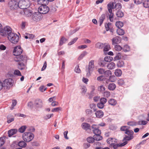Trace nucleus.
<instances>
[{"mask_svg": "<svg viewBox=\"0 0 149 149\" xmlns=\"http://www.w3.org/2000/svg\"><path fill=\"white\" fill-rule=\"evenodd\" d=\"M108 10L109 13H112V9L114 8L113 3L112 2H109L107 5Z\"/></svg>", "mask_w": 149, "mask_h": 149, "instance_id": "2eb2a0df", "label": "nucleus"}, {"mask_svg": "<svg viewBox=\"0 0 149 149\" xmlns=\"http://www.w3.org/2000/svg\"><path fill=\"white\" fill-rule=\"evenodd\" d=\"M86 114L89 116H92L93 114V112L92 110L90 109H87L86 110Z\"/></svg>", "mask_w": 149, "mask_h": 149, "instance_id": "a19ab883", "label": "nucleus"}, {"mask_svg": "<svg viewBox=\"0 0 149 149\" xmlns=\"http://www.w3.org/2000/svg\"><path fill=\"white\" fill-rule=\"evenodd\" d=\"M105 45L100 42H97L95 45V47L99 49H102L104 46Z\"/></svg>", "mask_w": 149, "mask_h": 149, "instance_id": "412c9836", "label": "nucleus"}, {"mask_svg": "<svg viewBox=\"0 0 149 149\" xmlns=\"http://www.w3.org/2000/svg\"><path fill=\"white\" fill-rule=\"evenodd\" d=\"M133 138V136H125L124 138V139L123 140V142L122 143L120 144V146H123L126 144L127 143V141L130 140Z\"/></svg>", "mask_w": 149, "mask_h": 149, "instance_id": "f8f14e48", "label": "nucleus"}, {"mask_svg": "<svg viewBox=\"0 0 149 149\" xmlns=\"http://www.w3.org/2000/svg\"><path fill=\"white\" fill-rule=\"evenodd\" d=\"M47 89V88L44 86H41L39 88V90L41 92H43Z\"/></svg>", "mask_w": 149, "mask_h": 149, "instance_id": "5fc2aeb1", "label": "nucleus"}, {"mask_svg": "<svg viewBox=\"0 0 149 149\" xmlns=\"http://www.w3.org/2000/svg\"><path fill=\"white\" fill-rule=\"evenodd\" d=\"M105 19V14H102L100 17L99 20V25L101 26L102 24L103 21Z\"/></svg>", "mask_w": 149, "mask_h": 149, "instance_id": "5701e85b", "label": "nucleus"}, {"mask_svg": "<svg viewBox=\"0 0 149 149\" xmlns=\"http://www.w3.org/2000/svg\"><path fill=\"white\" fill-rule=\"evenodd\" d=\"M121 39L120 37L119 36L116 37L112 39V44L114 45L115 44H118L121 42Z\"/></svg>", "mask_w": 149, "mask_h": 149, "instance_id": "4468645a", "label": "nucleus"}, {"mask_svg": "<svg viewBox=\"0 0 149 149\" xmlns=\"http://www.w3.org/2000/svg\"><path fill=\"white\" fill-rule=\"evenodd\" d=\"M92 130L95 134H100L101 131L99 129L98 125H93L92 126Z\"/></svg>", "mask_w": 149, "mask_h": 149, "instance_id": "ddd939ff", "label": "nucleus"}, {"mask_svg": "<svg viewBox=\"0 0 149 149\" xmlns=\"http://www.w3.org/2000/svg\"><path fill=\"white\" fill-rule=\"evenodd\" d=\"M110 13V14L109 15V18L110 21L111 22H113V13Z\"/></svg>", "mask_w": 149, "mask_h": 149, "instance_id": "e2e57ef3", "label": "nucleus"}, {"mask_svg": "<svg viewBox=\"0 0 149 149\" xmlns=\"http://www.w3.org/2000/svg\"><path fill=\"white\" fill-rule=\"evenodd\" d=\"M97 71L99 74H102L103 73L104 74L105 71L104 69L100 68L98 69Z\"/></svg>", "mask_w": 149, "mask_h": 149, "instance_id": "69168bd1", "label": "nucleus"}, {"mask_svg": "<svg viewBox=\"0 0 149 149\" xmlns=\"http://www.w3.org/2000/svg\"><path fill=\"white\" fill-rule=\"evenodd\" d=\"M22 50L19 46L15 47L13 51V54L16 56L14 58V60L18 62V68L20 70L25 69V63L27 60V57L25 54L20 55L22 53Z\"/></svg>", "mask_w": 149, "mask_h": 149, "instance_id": "f257e3e1", "label": "nucleus"}, {"mask_svg": "<svg viewBox=\"0 0 149 149\" xmlns=\"http://www.w3.org/2000/svg\"><path fill=\"white\" fill-rule=\"evenodd\" d=\"M130 127L127 126H123L120 127V130L123 131H126L127 130L129 129Z\"/></svg>", "mask_w": 149, "mask_h": 149, "instance_id": "8fccbe9b", "label": "nucleus"}, {"mask_svg": "<svg viewBox=\"0 0 149 149\" xmlns=\"http://www.w3.org/2000/svg\"><path fill=\"white\" fill-rule=\"evenodd\" d=\"M61 108L60 107H56L55 108L52 110V112H57L58 111H61Z\"/></svg>", "mask_w": 149, "mask_h": 149, "instance_id": "4d7b16f0", "label": "nucleus"}, {"mask_svg": "<svg viewBox=\"0 0 149 149\" xmlns=\"http://www.w3.org/2000/svg\"><path fill=\"white\" fill-rule=\"evenodd\" d=\"M37 1L38 4L41 5H47L49 3L48 0H37Z\"/></svg>", "mask_w": 149, "mask_h": 149, "instance_id": "cd10ccee", "label": "nucleus"}, {"mask_svg": "<svg viewBox=\"0 0 149 149\" xmlns=\"http://www.w3.org/2000/svg\"><path fill=\"white\" fill-rule=\"evenodd\" d=\"M109 103L112 106H115L117 103L116 101L113 99H110L108 101Z\"/></svg>", "mask_w": 149, "mask_h": 149, "instance_id": "bb28decb", "label": "nucleus"}, {"mask_svg": "<svg viewBox=\"0 0 149 149\" xmlns=\"http://www.w3.org/2000/svg\"><path fill=\"white\" fill-rule=\"evenodd\" d=\"M117 33L120 36H122L124 34V30L120 28H118L117 30Z\"/></svg>", "mask_w": 149, "mask_h": 149, "instance_id": "7c9ffc66", "label": "nucleus"}, {"mask_svg": "<svg viewBox=\"0 0 149 149\" xmlns=\"http://www.w3.org/2000/svg\"><path fill=\"white\" fill-rule=\"evenodd\" d=\"M87 91L86 87L85 86H83L81 88V93L83 95H84Z\"/></svg>", "mask_w": 149, "mask_h": 149, "instance_id": "3c124183", "label": "nucleus"}, {"mask_svg": "<svg viewBox=\"0 0 149 149\" xmlns=\"http://www.w3.org/2000/svg\"><path fill=\"white\" fill-rule=\"evenodd\" d=\"M17 103V101L16 100H14L12 101V108H11V110H13V107L15 106Z\"/></svg>", "mask_w": 149, "mask_h": 149, "instance_id": "680f3d73", "label": "nucleus"}, {"mask_svg": "<svg viewBox=\"0 0 149 149\" xmlns=\"http://www.w3.org/2000/svg\"><path fill=\"white\" fill-rule=\"evenodd\" d=\"M116 51H121L122 49V47L119 45H116L114 47Z\"/></svg>", "mask_w": 149, "mask_h": 149, "instance_id": "de8ad7c7", "label": "nucleus"}, {"mask_svg": "<svg viewBox=\"0 0 149 149\" xmlns=\"http://www.w3.org/2000/svg\"><path fill=\"white\" fill-rule=\"evenodd\" d=\"M7 123H10L14 120V117L13 116H9L7 117Z\"/></svg>", "mask_w": 149, "mask_h": 149, "instance_id": "a878e982", "label": "nucleus"}, {"mask_svg": "<svg viewBox=\"0 0 149 149\" xmlns=\"http://www.w3.org/2000/svg\"><path fill=\"white\" fill-rule=\"evenodd\" d=\"M107 102V99L104 97L102 98L100 100V102L102 104H103L104 105Z\"/></svg>", "mask_w": 149, "mask_h": 149, "instance_id": "052dcab7", "label": "nucleus"}, {"mask_svg": "<svg viewBox=\"0 0 149 149\" xmlns=\"http://www.w3.org/2000/svg\"><path fill=\"white\" fill-rule=\"evenodd\" d=\"M30 2L29 0H20L18 2L19 8L24 9L29 6Z\"/></svg>", "mask_w": 149, "mask_h": 149, "instance_id": "39448f33", "label": "nucleus"}, {"mask_svg": "<svg viewBox=\"0 0 149 149\" xmlns=\"http://www.w3.org/2000/svg\"><path fill=\"white\" fill-rule=\"evenodd\" d=\"M66 40H67L65 38L63 37H62L60 40L59 45L61 46L65 42Z\"/></svg>", "mask_w": 149, "mask_h": 149, "instance_id": "ea45409f", "label": "nucleus"}, {"mask_svg": "<svg viewBox=\"0 0 149 149\" xmlns=\"http://www.w3.org/2000/svg\"><path fill=\"white\" fill-rule=\"evenodd\" d=\"M125 133L128 134L129 136H133L134 132L132 130L128 129L125 132Z\"/></svg>", "mask_w": 149, "mask_h": 149, "instance_id": "c03bdc74", "label": "nucleus"}, {"mask_svg": "<svg viewBox=\"0 0 149 149\" xmlns=\"http://www.w3.org/2000/svg\"><path fill=\"white\" fill-rule=\"evenodd\" d=\"M95 114L97 117L100 118L103 116L104 113L101 110H99L95 113Z\"/></svg>", "mask_w": 149, "mask_h": 149, "instance_id": "a211bd4d", "label": "nucleus"}, {"mask_svg": "<svg viewBox=\"0 0 149 149\" xmlns=\"http://www.w3.org/2000/svg\"><path fill=\"white\" fill-rule=\"evenodd\" d=\"M118 84L120 85H122L124 83V80L122 79H119L118 81Z\"/></svg>", "mask_w": 149, "mask_h": 149, "instance_id": "774afa93", "label": "nucleus"}, {"mask_svg": "<svg viewBox=\"0 0 149 149\" xmlns=\"http://www.w3.org/2000/svg\"><path fill=\"white\" fill-rule=\"evenodd\" d=\"M123 50L124 52H128L130 50V47L127 45H125L123 48Z\"/></svg>", "mask_w": 149, "mask_h": 149, "instance_id": "79ce46f5", "label": "nucleus"}, {"mask_svg": "<svg viewBox=\"0 0 149 149\" xmlns=\"http://www.w3.org/2000/svg\"><path fill=\"white\" fill-rule=\"evenodd\" d=\"M18 145L21 147L24 148L26 146V143L24 141H21L18 142Z\"/></svg>", "mask_w": 149, "mask_h": 149, "instance_id": "c756f323", "label": "nucleus"}, {"mask_svg": "<svg viewBox=\"0 0 149 149\" xmlns=\"http://www.w3.org/2000/svg\"><path fill=\"white\" fill-rule=\"evenodd\" d=\"M116 15L119 17H122L124 15V14L123 12H122L120 10H117L116 13Z\"/></svg>", "mask_w": 149, "mask_h": 149, "instance_id": "2f4dec72", "label": "nucleus"}, {"mask_svg": "<svg viewBox=\"0 0 149 149\" xmlns=\"http://www.w3.org/2000/svg\"><path fill=\"white\" fill-rule=\"evenodd\" d=\"M107 143L110 144V147L118 148L120 146V144H118V140L115 138H109L107 140Z\"/></svg>", "mask_w": 149, "mask_h": 149, "instance_id": "20e7f679", "label": "nucleus"}, {"mask_svg": "<svg viewBox=\"0 0 149 149\" xmlns=\"http://www.w3.org/2000/svg\"><path fill=\"white\" fill-rule=\"evenodd\" d=\"M122 5L120 3H116L114 6V8L116 10H120L122 8Z\"/></svg>", "mask_w": 149, "mask_h": 149, "instance_id": "c85d7f7f", "label": "nucleus"}, {"mask_svg": "<svg viewBox=\"0 0 149 149\" xmlns=\"http://www.w3.org/2000/svg\"><path fill=\"white\" fill-rule=\"evenodd\" d=\"M113 59L112 57L110 56H106L104 58V61L107 62H109L111 61Z\"/></svg>", "mask_w": 149, "mask_h": 149, "instance_id": "a18cd8bd", "label": "nucleus"}, {"mask_svg": "<svg viewBox=\"0 0 149 149\" xmlns=\"http://www.w3.org/2000/svg\"><path fill=\"white\" fill-rule=\"evenodd\" d=\"M112 74L111 72L109 70H107L104 72V74L107 76H109Z\"/></svg>", "mask_w": 149, "mask_h": 149, "instance_id": "0e129e2a", "label": "nucleus"}, {"mask_svg": "<svg viewBox=\"0 0 149 149\" xmlns=\"http://www.w3.org/2000/svg\"><path fill=\"white\" fill-rule=\"evenodd\" d=\"M34 105L36 109L41 108L43 106L42 101L40 99H37L35 102Z\"/></svg>", "mask_w": 149, "mask_h": 149, "instance_id": "9b49d317", "label": "nucleus"}, {"mask_svg": "<svg viewBox=\"0 0 149 149\" xmlns=\"http://www.w3.org/2000/svg\"><path fill=\"white\" fill-rule=\"evenodd\" d=\"M143 6L146 8H149V0H146L143 2Z\"/></svg>", "mask_w": 149, "mask_h": 149, "instance_id": "4c0bfd02", "label": "nucleus"}, {"mask_svg": "<svg viewBox=\"0 0 149 149\" xmlns=\"http://www.w3.org/2000/svg\"><path fill=\"white\" fill-rule=\"evenodd\" d=\"M87 141L88 142L91 143L93 142L94 141V140L93 137L90 136L87 138Z\"/></svg>", "mask_w": 149, "mask_h": 149, "instance_id": "09e8293b", "label": "nucleus"}, {"mask_svg": "<svg viewBox=\"0 0 149 149\" xmlns=\"http://www.w3.org/2000/svg\"><path fill=\"white\" fill-rule=\"evenodd\" d=\"M110 49V45H107L104 47V52H105L108 51Z\"/></svg>", "mask_w": 149, "mask_h": 149, "instance_id": "864d4df0", "label": "nucleus"}, {"mask_svg": "<svg viewBox=\"0 0 149 149\" xmlns=\"http://www.w3.org/2000/svg\"><path fill=\"white\" fill-rule=\"evenodd\" d=\"M105 88L104 86L103 85L100 86L98 87V90L99 91H100L101 92H103L105 91Z\"/></svg>", "mask_w": 149, "mask_h": 149, "instance_id": "603ef678", "label": "nucleus"}, {"mask_svg": "<svg viewBox=\"0 0 149 149\" xmlns=\"http://www.w3.org/2000/svg\"><path fill=\"white\" fill-rule=\"evenodd\" d=\"M13 80L10 78L5 79L2 83L3 87L6 88L10 86L13 85Z\"/></svg>", "mask_w": 149, "mask_h": 149, "instance_id": "6e6552de", "label": "nucleus"}, {"mask_svg": "<svg viewBox=\"0 0 149 149\" xmlns=\"http://www.w3.org/2000/svg\"><path fill=\"white\" fill-rule=\"evenodd\" d=\"M117 65L118 67H123L124 65V62L120 60L118 62Z\"/></svg>", "mask_w": 149, "mask_h": 149, "instance_id": "e433bc0d", "label": "nucleus"}, {"mask_svg": "<svg viewBox=\"0 0 149 149\" xmlns=\"http://www.w3.org/2000/svg\"><path fill=\"white\" fill-rule=\"evenodd\" d=\"M100 134H96L94 135L93 136L94 140L97 141L101 140L102 139V137L100 135Z\"/></svg>", "mask_w": 149, "mask_h": 149, "instance_id": "b1692460", "label": "nucleus"}, {"mask_svg": "<svg viewBox=\"0 0 149 149\" xmlns=\"http://www.w3.org/2000/svg\"><path fill=\"white\" fill-rule=\"evenodd\" d=\"M122 57V54L120 53H118L116 56L114 57L115 60H118L121 58Z\"/></svg>", "mask_w": 149, "mask_h": 149, "instance_id": "49530a36", "label": "nucleus"}, {"mask_svg": "<svg viewBox=\"0 0 149 149\" xmlns=\"http://www.w3.org/2000/svg\"><path fill=\"white\" fill-rule=\"evenodd\" d=\"M116 77L112 75L109 77L108 80L111 82H114L116 81Z\"/></svg>", "mask_w": 149, "mask_h": 149, "instance_id": "37998d69", "label": "nucleus"}, {"mask_svg": "<svg viewBox=\"0 0 149 149\" xmlns=\"http://www.w3.org/2000/svg\"><path fill=\"white\" fill-rule=\"evenodd\" d=\"M94 67V61L91 60L89 63L88 69L86 70L88 72L87 74L88 75H90L91 73L93 71Z\"/></svg>", "mask_w": 149, "mask_h": 149, "instance_id": "9d476101", "label": "nucleus"}, {"mask_svg": "<svg viewBox=\"0 0 149 149\" xmlns=\"http://www.w3.org/2000/svg\"><path fill=\"white\" fill-rule=\"evenodd\" d=\"M122 74V71L119 69H116L114 72L115 75L117 77H120Z\"/></svg>", "mask_w": 149, "mask_h": 149, "instance_id": "393cba45", "label": "nucleus"}, {"mask_svg": "<svg viewBox=\"0 0 149 149\" xmlns=\"http://www.w3.org/2000/svg\"><path fill=\"white\" fill-rule=\"evenodd\" d=\"M26 36H24V38L26 39H33L35 37L34 35L32 34H30L29 33H26Z\"/></svg>", "mask_w": 149, "mask_h": 149, "instance_id": "c9c22d12", "label": "nucleus"}, {"mask_svg": "<svg viewBox=\"0 0 149 149\" xmlns=\"http://www.w3.org/2000/svg\"><path fill=\"white\" fill-rule=\"evenodd\" d=\"M17 132V129H12L9 130L8 132L9 136L10 137L13 134H16Z\"/></svg>", "mask_w": 149, "mask_h": 149, "instance_id": "6ab92c4d", "label": "nucleus"}, {"mask_svg": "<svg viewBox=\"0 0 149 149\" xmlns=\"http://www.w3.org/2000/svg\"><path fill=\"white\" fill-rule=\"evenodd\" d=\"M26 128L27 127L26 126H22L19 128L18 131L20 133H23L25 130Z\"/></svg>", "mask_w": 149, "mask_h": 149, "instance_id": "58836bf2", "label": "nucleus"}, {"mask_svg": "<svg viewBox=\"0 0 149 149\" xmlns=\"http://www.w3.org/2000/svg\"><path fill=\"white\" fill-rule=\"evenodd\" d=\"M74 71L78 73H79L81 72V71L79 68V65H77L75 67L74 69Z\"/></svg>", "mask_w": 149, "mask_h": 149, "instance_id": "13d9d810", "label": "nucleus"}, {"mask_svg": "<svg viewBox=\"0 0 149 149\" xmlns=\"http://www.w3.org/2000/svg\"><path fill=\"white\" fill-rule=\"evenodd\" d=\"M81 126L83 129L86 130L89 129L90 127L89 124L86 123H83Z\"/></svg>", "mask_w": 149, "mask_h": 149, "instance_id": "4be33fe9", "label": "nucleus"}, {"mask_svg": "<svg viewBox=\"0 0 149 149\" xmlns=\"http://www.w3.org/2000/svg\"><path fill=\"white\" fill-rule=\"evenodd\" d=\"M104 96L107 97H109L110 95V93L108 91H106L104 92Z\"/></svg>", "mask_w": 149, "mask_h": 149, "instance_id": "338daca9", "label": "nucleus"}, {"mask_svg": "<svg viewBox=\"0 0 149 149\" xmlns=\"http://www.w3.org/2000/svg\"><path fill=\"white\" fill-rule=\"evenodd\" d=\"M116 87L115 84L113 83L109 84L108 86V88L110 90H114Z\"/></svg>", "mask_w": 149, "mask_h": 149, "instance_id": "473e14b6", "label": "nucleus"}, {"mask_svg": "<svg viewBox=\"0 0 149 149\" xmlns=\"http://www.w3.org/2000/svg\"><path fill=\"white\" fill-rule=\"evenodd\" d=\"M34 134L30 132H25L22 135V138L25 141L29 142L31 141L33 138Z\"/></svg>", "mask_w": 149, "mask_h": 149, "instance_id": "7ed1b4c3", "label": "nucleus"}, {"mask_svg": "<svg viewBox=\"0 0 149 149\" xmlns=\"http://www.w3.org/2000/svg\"><path fill=\"white\" fill-rule=\"evenodd\" d=\"M40 14H38L37 13H34L32 16V19L33 20L35 21H38L40 19Z\"/></svg>", "mask_w": 149, "mask_h": 149, "instance_id": "aec40b11", "label": "nucleus"}, {"mask_svg": "<svg viewBox=\"0 0 149 149\" xmlns=\"http://www.w3.org/2000/svg\"><path fill=\"white\" fill-rule=\"evenodd\" d=\"M11 31V29L9 26H7L4 28L2 29L0 31V35L3 36H6L7 35L8 36L9 33Z\"/></svg>", "mask_w": 149, "mask_h": 149, "instance_id": "423d86ee", "label": "nucleus"}, {"mask_svg": "<svg viewBox=\"0 0 149 149\" xmlns=\"http://www.w3.org/2000/svg\"><path fill=\"white\" fill-rule=\"evenodd\" d=\"M24 14L26 17H30L32 14V12L31 10H29L27 8L24 9L23 10Z\"/></svg>", "mask_w": 149, "mask_h": 149, "instance_id": "dca6fc26", "label": "nucleus"}, {"mask_svg": "<svg viewBox=\"0 0 149 149\" xmlns=\"http://www.w3.org/2000/svg\"><path fill=\"white\" fill-rule=\"evenodd\" d=\"M116 26L118 28H121L123 26V24L120 21L117 22L116 23Z\"/></svg>", "mask_w": 149, "mask_h": 149, "instance_id": "f704fd0d", "label": "nucleus"}, {"mask_svg": "<svg viewBox=\"0 0 149 149\" xmlns=\"http://www.w3.org/2000/svg\"><path fill=\"white\" fill-rule=\"evenodd\" d=\"M38 11L40 14H45L49 11V8L46 5H42L38 8Z\"/></svg>", "mask_w": 149, "mask_h": 149, "instance_id": "0eeeda50", "label": "nucleus"}, {"mask_svg": "<svg viewBox=\"0 0 149 149\" xmlns=\"http://www.w3.org/2000/svg\"><path fill=\"white\" fill-rule=\"evenodd\" d=\"M115 64L113 62H111L108 63L107 65V68L109 70H112L115 68Z\"/></svg>", "mask_w": 149, "mask_h": 149, "instance_id": "f3484780", "label": "nucleus"}, {"mask_svg": "<svg viewBox=\"0 0 149 149\" xmlns=\"http://www.w3.org/2000/svg\"><path fill=\"white\" fill-rule=\"evenodd\" d=\"M14 75L18 76H21V72L19 71L18 70H16L14 71Z\"/></svg>", "mask_w": 149, "mask_h": 149, "instance_id": "6e6d98bb", "label": "nucleus"}, {"mask_svg": "<svg viewBox=\"0 0 149 149\" xmlns=\"http://www.w3.org/2000/svg\"><path fill=\"white\" fill-rule=\"evenodd\" d=\"M87 54V53L86 51L83 52L79 56L78 59L79 60H81Z\"/></svg>", "mask_w": 149, "mask_h": 149, "instance_id": "72a5a7b5", "label": "nucleus"}, {"mask_svg": "<svg viewBox=\"0 0 149 149\" xmlns=\"http://www.w3.org/2000/svg\"><path fill=\"white\" fill-rule=\"evenodd\" d=\"M8 6L11 10H15L19 8L18 2L15 0H11L8 3Z\"/></svg>", "mask_w": 149, "mask_h": 149, "instance_id": "1a4fd4ad", "label": "nucleus"}, {"mask_svg": "<svg viewBox=\"0 0 149 149\" xmlns=\"http://www.w3.org/2000/svg\"><path fill=\"white\" fill-rule=\"evenodd\" d=\"M90 107L91 109H93L94 111L96 110V105L94 104H91L90 105Z\"/></svg>", "mask_w": 149, "mask_h": 149, "instance_id": "bf43d9fd", "label": "nucleus"}, {"mask_svg": "<svg viewBox=\"0 0 149 149\" xmlns=\"http://www.w3.org/2000/svg\"><path fill=\"white\" fill-rule=\"evenodd\" d=\"M8 38L9 41L13 44L17 43L19 40V37L16 34L12 32L9 33Z\"/></svg>", "mask_w": 149, "mask_h": 149, "instance_id": "f03ea898", "label": "nucleus"}]
</instances>
